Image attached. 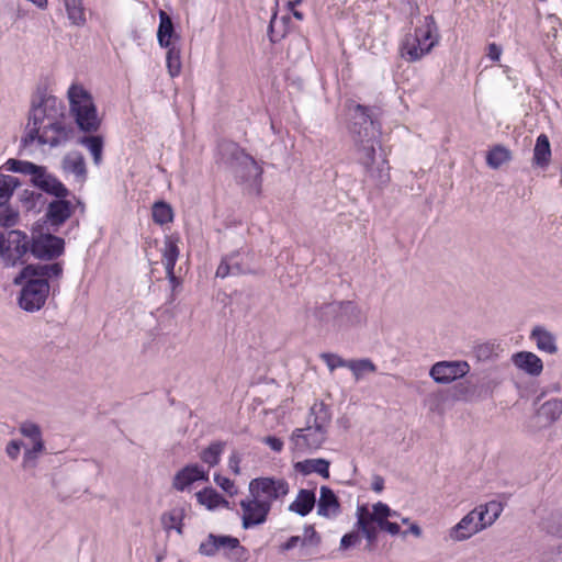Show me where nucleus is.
<instances>
[{
    "mask_svg": "<svg viewBox=\"0 0 562 562\" xmlns=\"http://www.w3.org/2000/svg\"><path fill=\"white\" fill-rule=\"evenodd\" d=\"M65 105L54 95L44 94L32 101L21 147L26 148L34 142L38 145L58 147L69 142L74 128L64 122Z\"/></svg>",
    "mask_w": 562,
    "mask_h": 562,
    "instance_id": "f257e3e1",
    "label": "nucleus"
},
{
    "mask_svg": "<svg viewBox=\"0 0 562 562\" xmlns=\"http://www.w3.org/2000/svg\"><path fill=\"white\" fill-rule=\"evenodd\" d=\"M349 131L355 144L357 161L364 168L366 176L373 184L383 189L391 180L390 167L384 154L376 157L380 125L371 117L369 108L356 104L351 114Z\"/></svg>",
    "mask_w": 562,
    "mask_h": 562,
    "instance_id": "f03ea898",
    "label": "nucleus"
},
{
    "mask_svg": "<svg viewBox=\"0 0 562 562\" xmlns=\"http://www.w3.org/2000/svg\"><path fill=\"white\" fill-rule=\"evenodd\" d=\"M63 273L60 262L25 265L12 280L14 285L21 288L19 306L29 313L40 311L48 299L50 288L58 286Z\"/></svg>",
    "mask_w": 562,
    "mask_h": 562,
    "instance_id": "7ed1b4c3",
    "label": "nucleus"
},
{
    "mask_svg": "<svg viewBox=\"0 0 562 562\" xmlns=\"http://www.w3.org/2000/svg\"><path fill=\"white\" fill-rule=\"evenodd\" d=\"M331 415L323 403H315L310 411L306 427L296 428L290 436L291 449L304 453L319 449L327 439Z\"/></svg>",
    "mask_w": 562,
    "mask_h": 562,
    "instance_id": "20e7f679",
    "label": "nucleus"
},
{
    "mask_svg": "<svg viewBox=\"0 0 562 562\" xmlns=\"http://www.w3.org/2000/svg\"><path fill=\"white\" fill-rule=\"evenodd\" d=\"M220 154L225 164L233 168L236 178L259 192L262 168L257 161L234 142H223L220 145Z\"/></svg>",
    "mask_w": 562,
    "mask_h": 562,
    "instance_id": "39448f33",
    "label": "nucleus"
},
{
    "mask_svg": "<svg viewBox=\"0 0 562 562\" xmlns=\"http://www.w3.org/2000/svg\"><path fill=\"white\" fill-rule=\"evenodd\" d=\"M70 111L78 127L87 133L97 132L101 125L91 94L81 86L72 85L68 90Z\"/></svg>",
    "mask_w": 562,
    "mask_h": 562,
    "instance_id": "423d86ee",
    "label": "nucleus"
},
{
    "mask_svg": "<svg viewBox=\"0 0 562 562\" xmlns=\"http://www.w3.org/2000/svg\"><path fill=\"white\" fill-rule=\"evenodd\" d=\"M314 315L321 323L331 324L337 328L359 325L364 321L361 308L352 301L325 303Z\"/></svg>",
    "mask_w": 562,
    "mask_h": 562,
    "instance_id": "0eeeda50",
    "label": "nucleus"
},
{
    "mask_svg": "<svg viewBox=\"0 0 562 562\" xmlns=\"http://www.w3.org/2000/svg\"><path fill=\"white\" fill-rule=\"evenodd\" d=\"M356 516V527L361 530L367 540L366 549L372 551L378 541V526L392 516V509L379 502L372 506V510H369L367 505L358 506Z\"/></svg>",
    "mask_w": 562,
    "mask_h": 562,
    "instance_id": "6e6552de",
    "label": "nucleus"
},
{
    "mask_svg": "<svg viewBox=\"0 0 562 562\" xmlns=\"http://www.w3.org/2000/svg\"><path fill=\"white\" fill-rule=\"evenodd\" d=\"M249 493L272 507L274 501L282 499L289 494L290 486L284 479L265 476L256 477L249 482Z\"/></svg>",
    "mask_w": 562,
    "mask_h": 562,
    "instance_id": "1a4fd4ad",
    "label": "nucleus"
},
{
    "mask_svg": "<svg viewBox=\"0 0 562 562\" xmlns=\"http://www.w3.org/2000/svg\"><path fill=\"white\" fill-rule=\"evenodd\" d=\"M32 238L19 229H12L4 239L2 261L5 267H15L26 262L25 256L31 254Z\"/></svg>",
    "mask_w": 562,
    "mask_h": 562,
    "instance_id": "9d476101",
    "label": "nucleus"
},
{
    "mask_svg": "<svg viewBox=\"0 0 562 562\" xmlns=\"http://www.w3.org/2000/svg\"><path fill=\"white\" fill-rule=\"evenodd\" d=\"M20 434L31 441V447H25L22 460L24 470L34 469L38 458L45 451V441L40 425L25 420L19 426Z\"/></svg>",
    "mask_w": 562,
    "mask_h": 562,
    "instance_id": "9b49d317",
    "label": "nucleus"
},
{
    "mask_svg": "<svg viewBox=\"0 0 562 562\" xmlns=\"http://www.w3.org/2000/svg\"><path fill=\"white\" fill-rule=\"evenodd\" d=\"M228 550L227 557L234 561H246L247 550L240 546L239 540L231 536H216L210 533L207 539L200 544L199 551L203 555L212 557L218 550Z\"/></svg>",
    "mask_w": 562,
    "mask_h": 562,
    "instance_id": "f8f14e48",
    "label": "nucleus"
},
{
    "mask_svg": "<svg viewBox=\"0 0 562 562\" xmlns=\"http://www.w3.org/2000/svg\"><path fill=\"white\" fill-rule=\"evenodd\" d=\"M241 526L244 529H249L267 521L270 513V505L267 502L259 499L255 495H249L240 501Z\"/></svg>",
    "mask_w": 562,
    "mask_h": 562,
    "instance_id": "ddd939ff",
    "label": "nucleus"
},
{
    "mask_svg": "<svg viewBox=\"0 0 562 562\" xmlns=\"http://www.w3.org/2000/svg\"><path fill=\"white\" fill-rule=\"evenodd\" d=\"M65 240L53 234H40L32 237L31 255L41 260H54L63 255Z\"/></svg>",
    "mask_w": 562,
    "mask_h": 562,
    "instance_id": "4468645a",
    "label": "nucleus"
},
{
    "mask_svg": "<svg viewBox=\"0 0 562 562\" xmlns=\"http://www.w3.org/2000/svg\"><path fill=\"white\" fill-rule=\"evenodd\" d=\"M35 169L31 175L33 186L55 198L70 195L69 190L55 176L49 173L46 167L36 165Z\"/></svg>",
    "mask_w": 562,
    "mask_h": 562,
    "instance_id": "2eb2a0df",
    "label": "nucleus"
},
{
    "mask_svg": "<svg viewBox=\"0 0 562 562\" xmlns=\"http://www.w3.org/2000/svg\"><path fill=\"white\" fill-rule=\"evenodd\" d=\"M469 370L470 367L465 361H440L431 367L429 375L437 383L448 384L463 378Z\"/></svg>",
    "mask_w": 562,
    "mask_h": 562,
    "instance_id": "dca6fc26",
    "label": "nucleus"
},
{
    "mask_svg": "<svg viewBox=\"0 0 562 562\" xmlns=\"http://www.w3.org/2000/svg\"><path fill=\"white\" fill-rule=\"evenodd\" d=\"M486 528L475 509L468 513L456 526L449 530V538L453 541H464Z\"/></svg>",
    "mask_w": 562,
    "mask_h": 562,
    "instance_id": "f3484780",
    "label": "nucleus"
},
{
    "mask_svg": "<svg viewBox=\"0 0 562 562\" xmlns=\"http://www.w3.org/2000/svg\"><path fill=\"white\" fill-rule=\"evenodd\" d=\"M75 212V205L66 198H56V200L48 203L45 217L46 223L57 231Z\"/></svg>",
    "mask_w": 562,
    "mask_h": 562,
    "instance_id": "a211bd4d",
    "label": "nucleus"
},
{
    "mask_svg": "<svg viewBox=\"0 0 562 562\" xmlns=\"http://www.w3.org/2000/svg\"><path fill=\"white\" fill-rule=\"evenodd\" d=\"M252 272V269L244 263L241 254L234 251L223 257L215 274L217 278H226L228 276L248 274Z\"/></svg>",
    "mask_w": 562,
    "mask_h": 562,
    "instance_id": "6ab92c4d",
    "label": "nucleus"
},
{
    "mask_svg": "<svg viewBox=\"0 0 562 562\" xmlns=\"http://www.w3.org/2000/svg\"><path fill=\"white\" fill-rule=\"evenodd\" d=\"M200 480H207L206 472L198 464H189L175 475L172 486L178 491H184Z\"/></svg>",
    "mask_w": 562,
    "mask_h": 562,
    "instance_id": "aec40b11",
    "label": "nucleus"
},
{
    "mask_svg": "<svg viewBox=\"0 0 562 562\" xmlns=\"http://www.w3.org/2000/svg\"><path fill=\"white\" fill-rule=\"evenodd\" d=\"M340 513V503L338 497L328 486L319 488V499L317 503V514L319 516L331 518Z\"/></svg>",
    "mask_w": 562,
    "mask_h": 562,
    "instance_id": "412c9836",
    "label": "nucleus"
},
{
    "mask_svg": "<svg viewBox=\"0 0 562 562\" xmlns=\"http://www.w3.org/2000/svg\"><path fill=\"white\" fill-rule=\"evenodd\" d=\"M513 363L529 375L538 376L543 370L542 360L530 351H519L512 357Z\"/></svg>",
    "mask_w": 562,
    "mask_h": 562,
    "instance_id": "4be33fe9",
    "label": "nucleus"
},
{
    "mask_svg": "<svg viewBox=\"0 0 562 562\" xmlns=\"http://www.w3.org/2000/svg\"><path fill=\"white\" fill-rule=\"evenodd\" d=\"M435 45L436 41H431L427 46H423L415 35H409L403 42L402 56L408 61H416L428 54Z\"/></svg>",
    "mask_w": 562,
    "mask_h": 562,
    "instance_id": "5701e85b",
    "label": "nucleus"
},
{
    "mask_svg": "<svg viewBox=\"0 0 562 562\" xmlns=\"http://www.w3.org/2000/svg\"><path fill=\"white\" fill-rule=\"evenodd\" d=\"M562 415V400L552 398L537 408L536 416L542 426H550Z\"/></svg>",
    "mask_w": 562,
    "mask_h": 562,
    "instance_id": "b1692460",
    "label": "nucleus"
},
{
    "mask_svg": "<svg viewBox=\"0 0 562 562\" xmlns=\"http://www.w3.org/2000/svg\"><path fill=\"white\" fill-rule=\"evenodd\" d=\"M316 503L314 491L302 488L299 491L295 499L289 505V510L302 517L308 515Z\"/></svg>",
    "mask_w": 562,
    "mask_h": 562,
    "instance_id": "393cba45",
    "label": "nucleus"
},
{
    "mask_svg": "<svg viewBox=\"0 0 562 562\" xmlns=\"http://www.w3.org/2000/svg\"><path fill=\"white\" fill-rule=\"evenodd\" d=\"M63 169L65 172L74 173L77 179L85 181L87 178V167L85 157L79 151H70L63 158Z\"/></svg>",
    "mask_w": 562,
    "mask_h": 562,
    "instance_id": "a878e982",
    "label": "nucleus"
},
{
    "mask_svg": "<svg viewBox=\"0 0 562 562\" xmlns=\"http://www.w3.org/2000/svg\"><path fill=\"white\" fill-rule=\"evenodd\" d=\"M329 465L330 462L326 459H307L304 461H299L294 464V469L302 473L303 475H308L311 473H317L324 479L329 477Z\"/></svg>",
    "mask_w": 562,
    "mask_h": 562,
    "instance_id": "bb28decb",
    "label": "nucleus"
},
{
    "mask_svg": "<svg viewBox=\"0 0 562 562\" xmlns=\"http://www.w3.org/2000/svg\"><path fill=\"white\" fill-rule=\"evenodd\" d=\"M157 38L161 47H169L170 45H172V38L179 40V35H177L175 32L171 18L162 10L159 11V26L157 31Z\"/></svg>",
    "mask_w": 562,
    "mask_h": 562,
    "instance_id": "cd10ccee",
    "label": "nucleus"
},
{
    "mask_svg": "<svg viewBox=\"0 0 562 562\" xmlns=\"http://www.w3.org/2000/svg\"><path fill=\"white\" fill-rule=\"evenodd\" d=\"M479 386L469 380L459 382L452 386V398L456 401L471 402L479 398Z\"/></svg>",
    "mask_w": 562,
    "mask_h": 562,
    "instance_id": "c85d7f7f",
    "label": "nucleus"
},
{
    "mask_svg": "<svg viewBox=\"0 0 562 562\" xmlns=\"http://www.w3.org/2000/svg\"><path fill=\"white\" fill-rule=\"evenodd\" d=\"M196 499L207 509H215L218 506L229 507V503L212 487H205L196 493Z\"/></svg>",
    "mask_w": 562,
    "mask_h": 562,
    "instance_id": "c756f323",
    "label": "nucleus"
},
{
    "mask_svg": "<svg viewBox=\"0 0 562 562\" xmlns=\"http://www.w3.org/2000/svg\"><path fill=\"white\" fill-rule=\"evenodd\" d=\"M551 148L547 135L540 134L536 140L533 148V164L540 167H546L550 162Z\"/></svg>",
    "mask_w": 562,
    "mask_h": 562,
    "instance_id": "7c9ffc66",
    "label": "nucleus"
},
{
    "mask_svg": "<svg viewBox=\"0 0 562 562\" xmlns=\"http://www.w3.org/2000/svg\"><path fill=\"white\" fill-rule=\"evenodd\" d=\"M186 516V510L183 507H173L169 512L162 514L161 516V525L165 530L169 531L171 529H176L179 535L182 533V520Z\"/></svg>",
    "mask_w": 562,
    "mask_h": 562,
    "instance_id": "2f4dec72",
    "label": "nucleus"
},
{
    "mask_svg": "<svg viewBox=\"0 0 562 562\" xmlns=\"http://www.w3.org/2000/svg\"><path fill=\"white\" fill-rule=\"evenodd\" d=\"M79 143L90 151L93 164L100 166L104 146L103 137L101 135L83 136L79 139Z\"/></svg>",
    "mask_w": 562,
    "mask_h": 562,
    "instance_id": "473e14b6",
    "label": "nucleus"
},
{
    "mask_svg": "<svg viewBox=\"0 0 562 562\" xmlns=\"http://www.w3.org/2000/svg\"><path fill=\"white\" fill-rule=\"evenodd\" d=\"M437 25L435 19L431 15L425 18V23L420 27L415 29V36L423 46H427L429 42H438Z\"/></svg>",
    "mask_w": 562,
    "mask_h": 562,
    "instance_id": "72a5a7b5",
    "label": "nucleus"
},
{
    "mask_svg": "<svg viewBox=\"0 0 562 562\" xmlns=\"http://www.w3.org/2000/svg\"><path fill=\"white\" fill-rule=\"evenodd\" d=\"M531 337L536 340L538 349L546 351L548 353L557 352V345L554 336L548 330L536 327L531 331Z\"/></svg>",
    "mask_w": 562,
    "mask_h": 562,
    "instance_id": "f704fd0d",
    "label": "nucleus"
},
{
    "mask_svg": "<svg viewBox=\"0 0 562 562\" xmlns=\"http://www.w3.org/2000/svg\"><path fill=\"white\" fill-rule=\"evenodd\" d=\"M474 509L477 513L480 519L486 524V527H488L493 525L494 521L498 518L503 510V507L501 503L493 501L485 505H480Z\"/></svg>",
    "mask_w": 562,
    "mask_h": 562,
    "instance_id": "c9c22d12",
    "label": "nucleus"
},
{
    "mask_svg": "<svg viewBox=\"0 0 562 562\" xmlns=\"http://www.w3.org/2000/svg\"><path fill=\"white\" fill-rule=\"evenodd\" d=\"M224 441H213L200 453L201 460L209 467H215L221 460V456L225 449Z\"/></svg>",
    "mask_w": 562,
    "mask_h": 562,
    "instance_id": "e433bc0d",
    "label": "nucleus"
},
{
    "mask_svg": "<svg viewBox=\"0 0 562 562\" xmlns=\"http://www.w3.org/2000/svg\"><path fill=\"white\" fill-rule=\"evenodd\" d=\"M69 21L77 26L86 24V14L82 0H64Z\"/></svg>",
    "mask_w": 562,
    "mask_h": 562,
    "instance_id": "4c0bfd02",
    "label": "nucleus"
},
{
    "mask_svg": "<svg viewBox=\"0 0 562 562\" xmlns=\"http://www.w3.org/2000/svg\"><path fill=\"white\" fill-rule=\"evenodd\" d=\"M512 159L510 151L504 146L496 145L486 155V164L492 169H498Z\"/></svg>",
    "mask_w": 562,
    "mask_h": 562,
    "instance_id": "58836bf2",
    "label": "nucleus"
},
{
    "mask_svg": "<svg viewBox=\"0 0 562 562\" xmlns=\"http://www.w3.org/2000/svg\"><path fill=\"white\" fill-rule=\"evenodd\" d=\"M19 186L20 180L16 177L0 175V205L9 202Z\"/></svg>",
    "mask_w": 562,
    "mask_h": 562,
    "instance_id": "ea45409f",
    "label": "nucleus"
},
{
    "mask_svg": "<svg viewBox=\"0 0 562 562\" xmlns=\"http://www.w3.org/2000/svg\"><path fill=\"white\" fill-rule=\"evenodd\" d=\"M166 48L168 49L166 56L168 72L173 78L177 77L181 71V50L176 44H172Z\"/></svg>",
    "mask_w": 562,
    "mask_h": 562,
    "instance_id": "a19ab883",
    "label": "nucleus"
},
{
    "mask_svg": "<svg viewBox=\"0 0 562 562\" xmlns=\"http://www.w3.org/2000/svg\"><path fill=\"white\" fill-rule=\"evenodd\" d=\"M172 220H173V212H172L171 206L168 203H166L164 201H158V202L154 203L153 221L156 224L165 225V224L172 222Z\"/></svg>",
    "mask_w": 562,
    "mask_h": 562,
    "instance_id": "79ce46f5",
    "label": "nucleus"
},
{
    "mask_svg": "<svg viewBox=\"0 0 562 562\" xmlns=\"http://www.w3.org/2000/svg\"><path fill=\"white\" fill-rule=\"evenodd\" d=\"M179 257V248L175 240L166 238L162 251V263L166 270H175L176 262Z\"/></svg>",
    "mask_w": 562,
    "mask_h": 562,
    "instance_id": "37998d69",
    "label": "nucleus"
},
{
    "mask_svg": "<svg viewBox=\"0 0 562 562\" xmlns=\"http://www.w3.org/2000/svg\"><path fill=\"white\" fill-rule=\"evenodd\" d=\"M348 369L351 370L356 380H360L366 373H374L376 366L370 359L348 360Z\"/></svg>",
    "mask_w": 562,
    "mask_h": 562,
    "instance_id": "c03bdc74",
    "label": "nucleus"
},
{
    "mask_svg": "<svg viewBox=\"0 0 562 562\" xmlns=\"http://www.w3.org/2000/svg\"><path fill=\"white\" fill-rule=\"evenodd\" d=\"M286 20L288 18L284 16L281 21H278L277 13H273L268 27V36L271 43H277L284 37Z\"/></svg>",
    "mask_w": 562,
    "mask_h": 562,
    "instance_id": "a18cd8bd",
    "label": "nucleus"
},
{
    "mask_svg": "<svg viewBox=\"0 0 562 562\" xmlns=\"http://www.w3.org/2000/svg\"><path fill=\"white\" fill-rule=\"evenodd\" d=\"M35 166L36 165L31 161L10 158L5 161L3 168L8 171L31 176L32 172L36 170Z\"/></svg>",
    "mask_w": 562,
    "mask_h": 562,
    "instance_id": "49530a36",
    "label": "nucleus"
},
{
    "mask_svg": "<svg viewBox=\"0 0 562 562\" xmlns=\"http://www.w3.org/2000/svg\"><path fill=\"white\" fill-rule=\"evenodd\" d=\"M19 222V213L8 206L7 204L0 205V227L9 228L16 225Z\"/></svg>",
    "mask_w": 562,
    "mask_h": 562,
    "instance_id": "de8ad7c7",
    "label": "nucleus"
},
{
    "mask_svg": "<svg viewBox=\"0 0 562 562\" xmlns=\"http://www.w3.org/2000/svg\"><path fill=\"white\" fill-rule=\"evenodd\" d=\"M361 536H363L361 530L356 527V529L342 536L339 549L346 551L352 547H356L361 542Z\"/></svg>",
    "mask_w": 562,
    "mask_h": 562,
    "instance_id": "09e8293b",
    "label": "nucleus"
},
{
    "mask_svg": "<svg viewBox=\"0 0 562 562\" xmlns=\"http://www.w3.org/2000/svg\"><path fill=\"white\" fill-rule=\"evenodd\" d=\"M321 358L325 361L328 369L330 371H334L335 369L339 367H346L348 368V360L342 359L338 355L335 353H322Z\"/></svg>",
    "mask_w": 562,
    "mask_h": 562,
    "instance_id": "8fccbe9b",
    "label": "nucleus"
},
{
    "mask_svg": "<svg viewBox=\"0 0 562 562\" xmlns=\"http://www.w3.org/2000/svg\"><path fill=\"white\" fill-rule=\"evenodd\" d=\"M322 541L321 536L315 530L314 526L308 525L304 528V537L302 538V546H318Z\"/></svg>",
    "mask_w": 562,
    "mask_h": 562,
    "instance_id": "3c124183",
    "label": "nucleus"
},
{
    "mask_svg": "<svg viewBox=\"0 0 562 562\" xmlns=\"http://www.w3.org/2000/svg\"><path fill=\"white\" fill-rule=\"evenodd\" d=\"M22 447L25 448L23 441L16 439L10 440L5 446V453L8 458L12 461H15L21 453Z\"/></svg>",
    "mask_w": 562,
    "mask_h": 562,
    "instance_id": "603ef678",
    "label": "nucleus"
},
{
    "mask_svg": "<svg viewBox=\"0 0 562 562\" xmlns=\"http://www.w3.org/2000/svg\"><path fill=\"white\" fill-rule=\"evenodd\" d=\"M214 481L223 491H225L231 496L237 494V487L231 479L222 475H215Z\"/></svg>",
    "mask_w": 562,
    "mask_h": 562,
    "instance_id": "864d4df0",
    "label": "nucleus"
},
{
    "mask_svg": "<svg viewBox=\"0 0 562 562\" xmlns=\"http://www.w3.org/2000/svg\"><path fill=\"white\" fill-rule=\"evenodd\" d=\"M263 442L266 445H268L276 452H280L283 449V441L277 437H273V436L265 437Z\"/></svg>",
    "mask_w": 562,
    "mask_h": 562,
    "instance_id": "5fc2aeb1",
    "label": "nucleus"
},
{
    "mask_svg": "<svg viewBox=\"0 0 562 562\" xmlns=\"http://www.w3.org/2000/svg\"><path fill=\"white\" fill-rule=\"evenodd\" d=\"M378 529H381L383 531H386L389 532L390 535L392 536H396L400 533L401 531V528H400V525L396 524V522H391L389 520L382 522L381 525L378 526Z\"/></svg>",
    "mask_w": 562,
    "mask_h": 562,
    "instance_id": "6e6d98bb",
    "label": "nucleus"
},
{
    "mask_svg": "<svg viewBox=\"0 0 562 562\" xmlns=\"http://www.w3.org/2000/svg\"><path fill=\"white\" fill-rule=\"evenodd\" d=\"M541 562H562V546L555 551L547 552Z\"/></svg>",
    "mask_w": 562,
    "mask_h": 562,
    "instance_id": "4d7b16f0",
    "label": "nucleus"
},
{
    "mask_svg": "<svg viewBox=\"0 0 562 562\" xmlns=\"http://www.w3.org/2000/svg\"><path fill=\"white\" fill-rule=\"evenodd\" d=\"M240 456L237 452H233L228 459V467L236 475L240 474Z\"/></svg>",
    "mask_w": 562,
    "mask_h": 562,
    "instance_id": "13d9d810",
    "label": "nucleus"
},
{
    "mask_svg": "<svg viewBox=\"0 0 562 562\" xmlns=\"http://www.w3.org/2000/svg\"><path fill=\"white\" fill-rule=\"evenodd\" d=\"M299 543L302 544V538L299 536H292L288 539L285 543L281 546L282 551H289L293 548H295Z\"/></svg>",
    "mask_w": 562,
    "mask_h": 562,
    "instance_id": "bf43d9fd",
    "label": "nucleus"
},
{
    "mask_svg": "<svg viewBox=\"0 0 562 562\" xmlns=\"http://www.w3.org/2000/svg\"><path fill=\"white\" fill-rule=\"evenodd\" d=\"M501 54H502V48L498 45H496L495 43H492L488 45L487 56L492 60H494V61L499 60Z\"/></svg>",
    "mask_w": 562,
    "mask_h": 562,
    "instance_id": "052dcab7",
    "label": "nucleus"
},
{
    "mask_svg": "<svg viewBox=\"0 0 562 562\" xmlns=\"http://www.w3.org/2000/svg\"><path fill=\"white\" fill-rule=\"evenodd\" d=\"M476 351L479 357L488 358L490 355L492 353V346L488 344H482L477 346Z\"/></svg>",
    "mask_w": 562,
    "mask_h": 562,
    "instance_id": "680f3d73",
    "label": "nucleus"
},
{
    "mask_svg": "<svg viewBox=\"0 0 562 562\" xmlns=\"http://www.w3.org/2000/svg\"><path fill=\"white\" fill-rule=\"evenodd\" d=\"M384 488V480L380 475H375L372 482V490L376 493L382 492Z\"/></svg>",
    "mask_w": 562,
    "mask_h": 562,
    "instance_id": "e2e57ef3",
    "label": "nucleus"
},
{
    "mask_svg": "<svg viewBox=\"0 0 562 562\" xmlns=\"http://www.w3.org/2000/svg\"><path fill=\"white\" fill-rule=\"evenodd\" d=\"M408 532L414 535L415 537L419 538L423 533L422 528L417 524H412ZM407 533V531L404 532V536Z\"/></svg>",
    "mask_w": 562,
    "mask_h": 562,
    "instance_id": "0e129e2a",
    "label": "nucleus"
},
{
    "mask_svg": "<svg viewBox=\"0 0 562 562\" xmlns=\"http://www.w3.org/2000/svg\"><path fill=\"white\" fill-rule=\"evenodd\" d=\"M166 273H167L168 280L173 285V288L177 286L179 284V279L175 276V271L173 270H166Z\"/></svg>",
    "mask_w": 562,
    "mask_h": 562,
    "instance_id": "69168bd1",
    "label": "nucleus"
},
{
    "mask_svg": "<svg viewBox=\"0 0 562 562\" xmlns=\"http://www.w3.org/2000/svg\"><path fill=\"white\" fill-rule=\"evenodd\" d=\"M4 235L2 233H0V257L2 258V252H3V246H4Z\"/></svg>",
    "mask_w": 562,
    "mask_h": 562,
    "instance_id": "338daca9",
    "label": "nucleus"
},
{
    "mask_svg": "<svg viewBox=\"0 0 562 562\" xmlns=\"http://www.w3.org/2000/svg\"><path fill=\"white\" fill-rule=\"evenodd\" d=\"M293 15L297 20H302L303 19V14L300 11H293Z\"/></svg>",
    "mask_w": 562,
    "mask_h": 562,
    "instance_id": "774afa93",
    "label": "nucleus"
}]
</instances>
